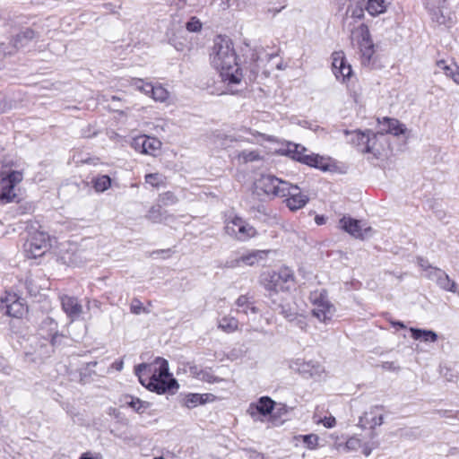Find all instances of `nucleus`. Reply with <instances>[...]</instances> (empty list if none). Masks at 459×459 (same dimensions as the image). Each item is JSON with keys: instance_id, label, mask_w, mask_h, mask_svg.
<instances>
[{"instance_id": "nucleus-1", "label": "nucleus", "mask_w": 459, "mask_h": 459, "mask_svg": "<svg viewBox=\"0 0 459 459\" xmlns=\"http://www.w3.org/2000/svg\"><path fill=\"white\" fill-rule=\"evenodd\" d=\"M211 64L220 73L221 80L228 86L239 84L243 74L237 61V54L232 41L224 37H218L211 53Z\"/></svg>"}, {"instance_id": "nucleus-2", "label": "nucleus", "mask_w": 459, "mask_h": 459, "mask_svg": "<svg viewBox=\"0 0 459 459\" xmlns=\"http://www.w3.org/2000/svg\"><path fill=\"white\" fill-rule=\"evenodd\" d=\"M135 375L148 390L159 394L178 388V385L169 371L168 361L157 357L152 363H142L135 367Z\"/></svg>"}, {"instance_id": "nucleus-3", "label": "nucleus", "mask_w": 459, "mask_h": 459, "mask_svg": "<svg viewBox=\"0 0 459 459\" xmlns=\"http://www.w3.org/2000/svg\"><path fill=\"white\" fill-rule=\"evenodd\" d=\"M249 136L238 135V137H230V143H235V149L230 153V158L232 162L238 165H245L250 162H255L262 160L261 152L258 150L243 149L242 143L244 142L254 143L258 137L263 136L259 132L247 131Z\"/></svg>"}, {"instance_id": "nucleus-4", "label": "nucleus", "mask_w": 459, "mask_h": 459, "mask_svg": "<svg viewBox=\"0 0 459 459\" xmlns=\"http://www.w3.org/2000/svg\"><path fill=\"white\" fill-rule=\"evenodd\" d=\"M289 182L272 174L261 175L254 184V193L268 199L283 197Z\"/></svg>"}, {"instance_id": "nucleus-5", "label": "nucleus", "mask_w": 459, "mask_h": 459, "mask_svg": "<svg viewBox=\"0 0 459 459\" xmlns=\"http://www.w3.org/2000/svg\"><path fill=\"white\" fill-rule=\"evenodd\" d=\"M294 285V274L289 267H281L277 272H272L264 279V288L272 293L289 291Z\"/></svg>"}, {"instance_id": "nucleus-6", "label": "nucleus", "mask_w": 459, "mask_h": 459, "mask_svg": "<svg viewBox=\"0 0 459 459\" xmlns=\"http://www.w3.org/2000/svg\"><path fill=\"white\" fill-rule=\"evenodd\" d=\"M311 302L313 304L312 315L318 321L327 324L335 313V307L328 299L325 290L316 291L311 294Z\"/></svg>"}, {"instance_id": "nucleus-7", "label": "nucleus", "mask_w": 459, "mask_h": 459, "mask_svg": "<svg viewBox=\"0 0 459 459\" xmlns=\"http://www.w3.org/2000/svg\"><path fill=\"white\" fill-rule=\"evenodd\" d=\"M22 178V172L18 170L0 174V204L10 203L16 197L14 188Z\"/></svg>"}, {"instance_id": "nucleus-8", "label": "nucleus", "mask_w": 459, "mask_h": 459, "mask_svg": "<svg viewBox=\"0 0 459 459\" xmlns=\"http://www.w3.org/2000/svg\"><path fill=\"white\" fill-rule=\"evenodd\" d=\"M286 152L294 160L310 167H315L322 170L328 169V165L323 157L317 154H306L307 149L300 144L289 143Z\"/></svg>"}, {"instance_id": "nucleus-9", "label": "nucleus", "mask_w": 459, "mask_h": 459, "mask_svg": "<svg viewBox=\"0 0 459 459\" xmlns=\"http://www.w3.org/2000/svg\"><path fill=\"white\" fill-rule=\"evenodd\" d=\"M225 232L239 241H247L257 235L255 227L237 216L226 223Z\"/></svg>"}, {"instance_id": "nucleus-10", "label": "nucleus", "mask_w": 459, "mask_h": 459, "mask_svg": "<svg viewBox=\"0 0 459 459\" xmlns=\"http://www.w3.org/2000/svg\"><path fill=\"white\" fill-rule=\"evenodd\" d=\"M49 247V237L43 231L34 232L25 244L29 258H37L45 254Z\"/></svg>"}, {"instance_id": "nucleus-11", "label": "nucleus", "mask_w": 459, "mask_h": 459, "mask_svg": "<svg viewBox=\"0 0 459 459\" xmlns=\"http://www.w3.org/2000/svg\"><path fill=\"white\" fill-rule=\"evenodd\" d=\"M269 252V250H251L235 259L227 261L225 266L228 268H236L242 265L254 266L265 260Z\"/></svg>"}, {"instance_id": "nucleus-12", "label": "nucleus", "mask_w": 459, "mask_h": 459, "mask_svg": "<svg viewBox=\"0 0 459 459\" xmlns=\"http://www.w3.org/2000/svg\"><path fill=\"white\" fill-rule=\"evenodd\" d=\"M161 142L155 137L148 135H139L134 137L132 142V147L141 153L156 156L161 148Z\"/></svg>"}, {"instance_id": "nucleus-13", "label": "nucleus", "mask_w": 459, "mask_h": 459, "mask_svg": "<svg viewBox=\"0 0 459 459\" xmlns=\"http://www.w3.org/2000/svg\"><path fill=\"white\" fill-rule=\"evenodd\" d=\"M340 228L356 238L364 239L370 236L372 229L364 227L361 221L352 219L351 217H342L339 221Z\"/></svg>"}, {"instance_id": "nucleus-14", "label": "nucleus", "mask_w": 459, "mask_h": 459, "mask_svg": "<svg viewBox=\"0 0 459 459\" xmlns=\"http://www.w3.org/2000/svg\"><path fill=\"white\" fill-rule=\"evenodd\" d=\"M290 367L304 377H320L325 372V368L320 363L312 360L305 361L301 359L291 361Z\"/></svg>"}, {"instance_id": "nucleus-15", "label": "nucleus", "mask_w": 459, "mask_h": 459, "mask_svg": "<svg viewBox=\"0 0 459 459\" xmlns=\"http://www.w3.org/2000/svg\"><path fill=\"white\" fill-rule=\"evenodd\" d=\"M1 308L9 316L17 318L22 317L27 312L23 300L17 297L16 294L10 293L1 299Z\"/></svg>"}, {"instance_id": "nucleus-16", "label": "nucleus", "mask_w": 459, "mask_h": 459, "mask_svg": "<svg viewBox=\"0 0 459 459\" xmlns=\"http://www.w3.org/2000/svg\"><path fill=\"white\" fill-rule=\"evenodd\" d=\"M284 191L286 197L285 203L287 207L291 211H297L303 208L308 202V196L301 193L300 188L297 185L289 183V186Z\"/></svg>"}, {"instance_id": "nucleus-17", "label": "nucleus", "mask_w": 459, "mask_h": 459, "mask_svg": "<svg viewBox=\"0 0 459 459\" xmlns=\"http://www.w3.org/2000/svg\"><path fill=\"white\" fill-rule=\"evenodd\" d=\"M332 67L335 77L342 82L349 79L352 74L351 66L347 64L343 52H334L332 56Z\"/></svg>"}, {"instance_id": "nucleus-18", "label": "nucleus", "mask_w": 459, "mask_h": 459, "mask_svg": "<svg viewBox=\"0 0 459 459\" xmlns=\"http://www.w3.org/2000/svg\"><path fill=\"white\" fill-rule=\"evenodd\" d=\"M42 324L43 325L48 327V336L50 338V343L53 347L60 348L69 344L71 339L66 334L59 333L56 330L57 324L54 319L48 317L43 321Z\"/></svg>"}, {"instance_id": "nucleus-19", "label": "nucleus", "mask_w": 459, "mask_h": 459, "mask_svg": "<svg viewBox=\"0 0 459 459\" xmlns=\"http://www.w3.org/2000/svg\"><path fill=\"white\" fill-rule=\"evenodd\" d=\"M344 133L346 134H350L348 130H345ZM351 142L359 147L362 152H371L372 145L371 142L375 139L376 135L371 131H367L366 133L360 131H354L351 133Z\"/></svg>"}, {"instance_id": "nucleus-20", "label": "nucleus", "mask_w": 459, "mask_h": 459, "mask_svg": "<svg viewBox=\"0 0 459 459\" xmlns=\"http://www.w3.org/2000/svg\"><path fill=\"white\" fill-rule=\"evenodd\" d=\"M274 402L268 396L261 397L256 403H251L247 409L250 416L256 420L259 415L266 416L273 409Z\"/></svg>"}, {"instance_id": "nucleus-21", "label": "nucleus", "mask_w": 459, "mask_h": 459, "mask_svg": "<svg viewBox=\"0 0 459 459\" xmlns=\"http://www.w3.org/2000/svg\"><path fill=\"white\" fill-rule=\"evenodd\" d=\"M61 305L64 312L72 321L77 319L82 312V306L74 297H61Z\"/></svg>"}, {"instance_id": "nucleus-22", "label": "nucleus", "mask_w": 459, "mask_h": 459, "mask_svg": "<svg viewBox=\"0 0 459 459\" xmlns=\"http://www.w3.org/2000/svg\"><path fill=\"white\" fill-rule=\"evenodd\" d=\"M381 124V134H392L394 135H400L404 134L406 127L395 118L384 117Z\"/></svg>"}, {"instance_id": "nucleus-23", "label": "nucleus", "mask_w": 459, "mask_h": 459, "mask_svg": "<svg viewBox=\"0 0 459 459\" xmlns=\"http://www.w3.org/2000/svg\"><path fill=\"white\" fill-rule=\"evenodd\" d=\"M358 38V45L359 48V51L362 48H366L368 46L373 44L370 39V33L368 26L365 24H361L356 30L352 32V39Z\"/></svg>"}, {"instance_id": "nucleus-24", "label": "nucleus", "mask_w": 459, "mask_h": 459, "mask_svg": "<svg viewBox=\"0 0 459 459\" xmlns=\"http://www.w3.org/2000/svg\"><path fill=\"white\" fill-rule=\"evenodd\" d=\"M393 0H368L366 10L372 16H377L386 12Z\"/></svg>"}, {"instance_id": "nucleus-25", "label": "nucleus", "mask_w": 459, "mask_h": 459, "mask_svg": "<svg viewBox=\"0 0 459 459\" xmlns=\"http://www.w3.org/2000/svg\"><path fill=\"white\" fill-rule=\"evenodd\" d=\"M382 411V406H373L368 411L365 412L364 418L366 422L370 425V428L382 425L384 420Z\"/></svg>"}, {"instance_id": "nucleus-26", "label": "nucleus", "mask_w": 459, "mask_h": 459, "mask_svg": "<svg viewBox=\"0 0 459 459\" xmlns=\"http://www.w3.org/2000/svg\"><path fill=\"white\" fill-rule=\"evenodd\" d=\"M235 304L238 307L237 311L238 313H242L247 316H248L249 313L254 315L258 313V308L249 301V299L246 295L239 296Z\"/></svg>"}, {"instance_id": "nucleus-27", "label": "nucleus", "mask_w": 459, "mask_h": 459, "mask_svg": "<svg viewBox=\"0 0 459 459\" xmlns=\"http://www.w3.org/2000/svg\"><path fill=\"white\" fill-rule=\"evenodd\" d=\"M218 328L226 333H231L238 329V320L231 316H224L218 320Z\"/></svg>"}, {"instance_id": "nucleus-28", "label": "nucleus", "mask_w": 459, "mask_h": 459, "mask_svg": "<svg viewBox=\"0 0 459 459\" xmlns=\"http://www.w3.org/2000/svg\"><path fill=\"white\" fill-rule=\"evenodd\" d=\"M411 337L414 340H422L425 342H435L437 341V334L432 330L411 328Z\"/></svg>"}, {"instance_id": "nucleus-29", "label": "nucleus", "mask_w": 459, "mask_h": 459, "mask_svg": "<svg viewBox=\"0 0 459 459\" xmlns=\"http://www.w3.org/2000/svg\"><path fill=\"white\" fill-rule=\"evenodd\" d=\"M437 286L442 290L452 292L459 296V288L457 283L452 280L445 271Z\"/></svg>"}, {"instance_id": "nucleus-30", "label": "nucleus", "mask_w": 459, "mask_h": 459, "mask_svg": "<svg viewBox=\"0 0 459 459\" xmlns=\"http://www.w3.org/2000/svg\"><path fill=\"white\" fill-rule=\"evenodd\" d=\"M147 219L152 221L154 223H160L167 221L168 218L171 216L168 214L166 211H162L161 205L152 206L147 215Z\"/></svg>"}, {"instance_id": "nucleus-31", "label": "nucleus", "mask_w": 459, "mask_h": 459, "mask_svg": "<svg viewBox=\"0 0 459 459\" xmlns=\"http://www.w3.org/2000/svg\"><path fill=\"white\" fill-rule=\"evenodd\" d=\"M211 394H189L186 396L185 405L189 408H195L199 404H204L209 401V397Z\"/></svg>"}, {"instance_id": "nucleus-32", "label": "nucleus", "mask_w": 459, "mask_h": 459, "mask_svg": "<svg viewBox=\"0 0 459 459\" xmlns=\"http://www.w3.org/2000/svg\"><path fill=\"white\" fill-rule=\"evenodd\" d=\"M35 32L31 29H26L23 31L17 34L13 39V47L20 48L25 46L30 40L34 39Z\"/></svg>"}, {"instance_id": "nucleus-33", "label": "nucleus", "mask_w": 459, "mask_h": 459, "mask_svg": "<svg viewBox=\"0 0 459 459\" xmlns=\"http://www.w3.org/2000/svg\"><path fill=\"white\" fill-rule=\"evenodd\" d=\"M130 86L134 90L143 92L146 96H149L151 94V91H152V84L140 78H132L130 81Z\"/></svg>"}, {"instance_id": "nucleus-34", "label": "nucleus", "mask_w": 459, "mask_h": 459, "mask_svg": "<svg viewBox=\"0 0 459 459\" xmlns=\"http://www.w3.org/2000/svg\"><path fill=\"white\" fill-rule=\"evenodd\" d=\"M126 398L130 399V401H126V404L138 413H143L150 406L148 402L142 401L139 398L133 396H127Z\"/></svg>"}, {"instance_id": "nucleus-35", "label": "nucleus", "mask_w": 459, "mask_h": 459, "mask_svg": "<svg viewBox=\"0 0 459 459\" xmlns=\"http://www.w3.org/2000/svg\"><path fill=\"white\" fill-rule=\"evenodd\" d=\"M149 96L155 101L163 102L169 99V92L160 84H152V91H151V94Z\"/></svg>"}, {"instance_id": "nucleus-36", "label": "nucleus", "mask_w": 459, "mask_h": 459, "mask_svg": "<svg viewBox=\"0 0 459 459\" xmlns=\"http://www.w3.org/2000/svg\"><path fill=\"white\" fill-rule=\"evenodd\" d=\"M111 186V179L108 176H100L93 181V186L97 192H104Z\"/></svg>"}, {"instance_id": "nucleus-37", "label": "nucleus", "mask_w": 459, "mask_h": 459, "mask_svg": "<svg viewBox=\"0 0 459 459\" xmlns=\"http://www.w3.org/2000/svg\"><path fill=\"white\" fill-rule=\"evenodd\" d=\"M145 182L152 186L159 187L164 183V177L160 173H151L145 176Z\"/></svg>"}, {"instance_id": "nucleus-38", "label": "nucleus", "mask_w": 459, "mask_h": 459, "mask_svg": "<svg viewBox=\"0 0 459 459\" xmlns=\"http://www.w3.org/2000/svg\"><path fill=\"white\" fill-rule=\"evenodd\" d=\"M300 437L308 449H315L318 445L319 437L316 434L303 435Z\"/></svg>"}, {"instance_id": "nucleus-39", "label": "nucleus", "mask_w": 459, "mask_h": 459, "mask_svg": "<svg viewBox=\"0 0 459 459\" xmlns=\"http://www.w3.org/2000/svg\"><path fill=\"white\" fill-rule=\"evenodd\" d=\"M159 202L160 203V205L168 206L175 204L178 202V198L173 193L166 192L160 195Z\"/></svg>"}, {"instance_id": "nucleus-40", "label": "nucleus", "mask_w": 459, "mask_h": 459, "mask_svg": "<svg viewBox=\"0 0 459 459\" xmlns=\"http://www.w3.org/2000/svg\"><path fill=\"white\" fill-rule=\"evenodd\" d=\"M198 379L208 383H215L219 381V378L213 376L210 368L199 370Z\"/></svg>"}, {"instance_id": "nucleus-41", "label": "nucleus", "mask_w": 459, "mask_h": 459, "mask_svg": "<svg viewBox=\"0 0 459 459\" xmlns=\"http://www.w3.org/2000/svg\"><path fill=\"white\" fill-rule=\"evenodd\" d=\"M264 49L263 48H256L253 50V53L251 55V59L253 60V62L255 63L253 65V66L251 67V72L254 74H258L259 72V65H258V62H259V59H260V55L263 53Z\"/></svg>"}, {"instance_id": "nucleus-42", "label": "nucleus", "mask_w": 459, "mask_h": 459, "mask_svg": "<svg viewBox=\"0 0 459 459\" xmlns=\"http://www.w3.org/2000/svg\"><path fill=\"white\" fill-rule=\"evenodd\" d=\"M444 270L438 267H433L429 270L428 273H425V277L432 281H434L436 284H437L438 281L440 280L441 276L443 275Z\"/></svg>"}, {"instance_id": "nucleus-43", "label": "nucleus", "mask_w": 459, "mask_h": 459, "mask_svg": "<svg viewBox=\"0 0 459 459\" xmlns=\"http://www.w3.org/2000/svg\"><path fill=\"white\" fill-rule=\"evenodd\" d=\"M186 28L190 32H198L202 29V22L194 16L186 22Z\"/></svg>"}, {"instance_id": "nucleus-44", "label": "nucleus", "mask_w": 459, "mask_h": 459, "mask_svg": "<svg viewBox=\"0 0 459 459\" xmlns=\"http://www.w3.org/2000/svg\"><path fill=\"white\" fill-rule=\"evenodd\" d=\"M361 53V62L363 65L369 64L370 59L374 54V44L368 46L366 48H362Z\"/></svg>"}, {"instance_id": "nucleus-45", "label": "nucleus", "mask_w": 459, "mask_h": 459, "mask_svg": "<svg viewBox=\"0 0 459 459\" xmlns=\"http://www.w3.org/2000/svg\"><path fill=\"white\" fill-rule=\"evenodd\" d=\"M130 311L133 314L139 315L143 312L147 313L148 311L143 307V303L138 299H134L130 305Z\"/></svg>"}, {"instance_id": "nucleus-46", "label": "nucleus", "mask_w": 459, "mask_h": 459, "mask_svg": "<svg viewBox=\"0 0 459 459\" xmlns=\"http://www.w3.org/2000/svg\"><path fill=\"white\" fill-rule=\"evenodd\" d=\"M361 446L360 439L357 437H351L346 441L345 448L348 451H356Z\"/></svg>"}, {"instance_id": "nucleus-47", "label": "nucleus", "mask_w": 459, "mask_h": 459, "mask_svg": "<svg viewBox=\"0 0 459 459\" xmlns=\"http://www.w3.org/2000/svg\"><path fill=\"white\" fill-rule=\"evenodd\" d=\"M281 314L290 322L295 321L297 318V312L291 310L290 308H286L284 306H281Z\"/></svg>"}, {"instance_id": "nucleus-48", "label": "nucleus", "mask_w": 459, "mask_h": 459, "mask_svg": "<svg viewBox=\"0 0 459 459\" xmlns=\"http://www.w3.org/2000/svg\"><path fill=\"white\" fill-rule=\"evenodd\" d=\"M351 16L356 19H361L364 16V9L361 6H355L348 9Z\"/></svg>"}, {"instance_id": "nucleus-49", "label": "nucleus", "mask_w": 459, "mask_h": 459, "mask_svg": "<svg viewBox=\"0 0 459 459\" xmlns=\"http://www.w3.org/2000/svg\"><path fill=\"white\" fill-rule=\"evenodd\" d=\"M417 264L425 272V273H428L429 270L434 267L429 263L427 259L423 257H418Z\"/></svg>"}, {"instance_id": "nucleus-50", "label": "nucleus", "mask_w": 459, "mask_h": 459, "mask_svg": "<svg viewBox=\"0 0 459 459\" xmlns=\"http://www.w3.org/2000/svg\"><path fill=\"white\" fill-rule=\"evenodd\" d=\"M319 421L322 422L324 426L328 429L334 427L336 424L335 418L333 416L325 417V419L320 420Z\"/></svg>"}, {"instance_id": "nucleus-51", "label": "nucleus", "mask_w": 459, "mask_h": 459, "mask_svg": "<svg viewBox=\"0 0 459 459\" xmlns=\"http://www.w3.org/2000/svg\"><path fill=\"white\" fill-rule=\"evenodd\" d=\"M432 12V19L433 20H436L437 22L438 23H443L444 22V16L442 14H440V16H438V13H440V10L437 9H434V10H431Z\"/></svg>"}, {"instance_id": "nucleus-52", "label": "nucleus", "mask_w": 459, "mask_h": 459, "mask_svg": "<svg viewBox=\"0 0 459 459\" xmlns=\"http://www.w3.org/2000/svg\"><path fill=\"white\" fill-rule=\"evenodd\" d=\"M103 8L109 13H116L117 9L116 6L112 3H106L103 4Z\"/></svg>"}, {"instance_id": "nucleus-53", "label": "nucleus", "mask_w": 459, "mask_h": 459, "mask_svg": "<svg viewBox=\"0 0 459 459\" xmlns=\"http://www.w3.org/2000/svg\"><path fill=\"white\" fill-rule=\"evenodd\" d=\"M297 321V325L301 328L304 329L305 326H307V323L305 322L304 318L301 316H299L297 314V318L295 319Z\"/></svg>"}, {"instance_id": "nucleus-54", "label": "nucleus", "mask_w": 459, "mask_h": 459, "mask_svg": "<svg viewBox=\"0 0 459 459\" xmlns=\"http://www.w3.org/2000/svg\"><path fill=\"white\" fill-rule=\"evenodd\" d=\"M351 91V97L353 98L354 101L356 103H359L360 102V92H358L357 91H352L351 89H350Z\"/></svg>"}, {"instance_id": "nucleus-55", "label": "nucleus", "mask_w": 459, "mask_h": 459, "mask_svg": "<svg viewBox=\"0 0 459 459\" xmlns=\"http://www.w3.org/2000/svg\"><path fill=\"white\" fill-rule=\"evenodd\" d=\"M199 370H201V369L198 368V367H196V366L190 368V373L192 375H194L195 377H196L197 378H198Z\"/></svg>"}, {"instance_id": "nucleus-56", "label": "nucleus", "mask_w": 459, "mask_h": 459, "mask_svg": "<svg viewBox=\"0 0 459 459\" xmlns=\"http://www.w3.org/2000/svg\"><path fill=\"white\" fill-rule=\"evenodd\" d=\"M383 368H385V369H394L395 367L394 365V362H385L383 364Z\"/></svg>"}, {"instance_id": "nucleus-57", "label": "nucleus", "mask_w": 459, "mask_h": 459, "mask_svg": "<svg viewBox=\"0 0 459 459\" xmlns=\"http://www.w3.org/2000/svg\"><path fill=\"white\" fill-rule=\"evenodd\" d=\"M315 221H316L317 225H322L325 222V219L322 216H316L315 218Z\"/></svg>"}, {"instance_id": "nucleus-58", "label": "nucleus", "mask_w": 459, "mask_h": 459, "mask_svg": "<svg viewBox=\"0 0 459 459\" xmlns=\"http://www.w3.org/2000/svg\"><path fill=\"white\" fill-rule=\"evenodd\" d=\"M438 65H439L442 69H444V70H446V71L450 70V68H449L447 65H445V62H444V61L439 62V63H438Z\"/></svg>"}, {"instance_id": "nucleus-59", "label": "nucleus", "mask_w": 459, "mask_h": 459, "mask_svg": "<svg viewBox=\"0 0 459 459\" xmlns=\"http://www.w3.org/2000/svg\"><path fill=\"white\" fill-rule=\"evenodd\" d=\"M371 453V449L368 448L367 446H365L363 448V454L366 455V456H368Z\"/></svg>"}, {"instance_id": "nucleus-60", "label": "nucleus", "mask_w": 459, "mask_h": 459, "mask_svg": "<svg viewBox=\"0 0 459 459\" xmlns=\"http://www.w3.org/2000/svg\"><path fill=\"white\" fill-rule=\"evenodd\" d=\"M392 324H393V325H397L401 328H405V325H403V322H393Z\"/></svg>"}, {"instance_id": "nucleus-61", "label": "nucleus", "mask_w": 459, "mask_h": 459, "mask_svg": "<svg viewBox=\"0 0 459 459\" xmlns=\"http://www.w3.org/2000/svg\"><path fill=\"white\" fill-rule=\"evenodd\" d=\"M80 459H93L92 457L88 456L87 455H82Z\"/></svg>"}, {"instance_id": "nucleus-62", "label": "nucleus", "mask_w": 459, "mask_h": 459, "mask_svg": "<svg viewBox=\"0 0 459 459\" xmlns=\"http://www.w3.org/2000/svg\"><path fill=\"white\" fill-rule=\"evenodd\" d=\"M453 78H454V81L455 82H459V74H457L456 75H453Z\"/></svg>"}, {"instance_id": "nucleus-63", "label": "nucleus", "mask_w": 459, "mask_h": 459, "mask_svg": "<svg viewBox=\"0 0 459 459\" xmlns=\"http://www.w3.org/2000/svg\"><path fill=\"white\" fill-rule=\"evenodd\" d=\"M123 367V362H120L118 365H117V369L120 370Z\"/></svg>"}, {"instance_id": "nucleus-64", "label": "nucleus", "mask_w": 459, "mask_h": 459, "mask_svg": "<svg viewBox=\"0 0 459 459\" xmlns=\"http://www.w3.org/2000/svg\"><path fill=\"white\" fill-rule=\"evenodd\" d=\"M2 47H3V44H0V53L5 54V52L4 50H2Z\"/></svg>"}]
</instances>
